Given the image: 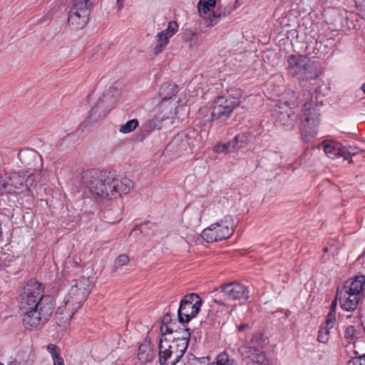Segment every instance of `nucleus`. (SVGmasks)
<instances>
[{
  "label": "nucleus",
  "instance_id": "obj_1",
  "mask_svg": "<svg viewBox=\"0 0 365 365\" xmlns=\"http://www.w3.org/2000/svg\"><path fill=\"white\" fill-rule=\"evenodd\" d=\"M44 285L29 279L20 294L19 307L24 312L23 323L26 328H40L51 317L56 307L53 296L44 295Z\"/></svg>",
  "mask_w": 365,
  "mask_h": 365
},
{
  "label": "nucleus",
  "instance_id": "obj_2",
  "mask_svg": "<svg viewBox=\"0 0 365 365\" xmlns=\"http://www.w3.org/2000/svg\"><path fill=\"white\" fill-rule=\"evenodd\" d=\"M81 182L93 196L107 200L128 194L133 187V181L128 178L119 179L110 172L96 169L83 171Z\"/></svg>",
  "mask_w": 365,
  "mask_h": 365
},
{
  "label": "nucleus",
  "instance_id": "obj_3",
  "mask_svg": "<svg viewBox=\"0 0 365 365\" xmlns=\"http://www.w3.org/2000/svg\"><path fill=\"white\" fill-rule=\"evenodd\" d=\"M70 278V276H68ZM71 284L68 296L63 300V305L57 309L56 314H64L62 319L68 322L80 309L89 294V279L76 273L75 277L68 279Z\"/></svg>",
  "mask_w": 365,
  "mask_h": 365
},
{
  "label": "nucleus",
  "instance_id": "obj_4",
  "mask_svg": "<svg viewBox=\"0 0 365 365\" xmlns=\"http://www.w3.org/2000/svg\"><path fill=\"white\" fill-rule=\"evenodd\" d=\"M288 74L302 80H313L322 74V66L319 61L311 60L305 55L292 54L287 60Z\"/></svg>",
  "mask_w": 365,
  "mask_h": 365
},
{
  "label": "nucleus",
  "instance_id": "obj_5",
  "mask_svg": "<svg viewBox=\"0 0 365 365\" xmlns=\"http://www.w3.org/2000/svg\"><path fill=\"white\" fill-rule=\"evenodd\" d=\"M234 232V221L230 216H226L210 227L205 228L201 233V237L207 242H213L226 240Z\"/></svg>",
  "mask_w": 365,
  "mask_h": 365
},
{
  "label": "nucleus",
  "instance_id": "obj_6",
  "mask_svg": "<svg viewBox=\"0 0 365 365\" xmlns=\"http://www.w3.org/2000/svg\"><path fill=\"white\" fill-rule=\"evenodd\" d=\"M312 102H306L303 105V115L302 117L301 135L304 141H309L317 134L319 124L320 113L319 110L312 107Z\"/></svg>",
  "mask_w": 365,
  "mask_h": 365
},
{
  "label": "nucleus",
  "instance_id": "obj_7",
  "mask_svg": "<svg viewBox=\"0 0 365 365\" xmlns=\"http://www.w3.org/2000/svg\"><path fill=\"white\" fill-rule=\"evenodd\" d=\"M241 101L240 97H235L231 94L220 96L215 98L212 104L211 118L212 120L220 118H227L233 110L240 106Z\"/></svg>",
  "mask_w": 365,
  "mask_h": 365
},
{
  "label": "nucleus",
  "instance_id": "obj_8",
  "mask_svg": "<svg viewBox=\"0 0 365 365\" xmlns=\"http://www.w3.org/2000/svg\"><path fill=\"white\" fill-rule=\"evenodd\" d=\"M202 299L195 293L186 294L181 299L178 310V317L180 323H187L199 312L202 306Z\"/></svg>",
  "mask_w": 365,
  "mask_h": 365
},
{
  "label": "nucleus",
  "instance_id": "obj_9",
  "mask_svg": "<svg viewBox=\"0 0 365 365\" xmlns=\"http://www.w3.org/2000/svg\"><path fill=\"white\" fill-rule=\"evenodd\" d=\"M284 103L288 106L284 110L281 107H279V110H275V125L288 130L294 128L297 120V115L290 106L295 105V101L290 100L289 102L284 101Z\"/></svg>",
  "mask_w": 365,
  "mask_h": 365
},
{
  "label": "nucleus",
  "instance_id": "obj_10",
  "mask_svg": "<svg viewBox=\"0 0 365 365\" xmlns=\"http://www.w3.org/2000/svg\"><path fill=\"white\" fill-rule=\"evenodd\" d=\"M337 300H339V305L342 307V297L339 293V287L337 288L335 299L331 302L330 311L327 314V319L325 320V326L322 324L320 327L318 332L317 340L321 343H326L328 341L329 329L333 328L335 324L336 307Z\"/></svg>",
  "mask_w": 365,
  "mask_h": 365
},
{
  "label": "nucleus",
  "instance_id": "obj_11",
  "mask_svg": "<svg viewBox=\"0 0 365 365\" xmlns=\"http://www.w3.org/2000/svg\"><path fill=\"white\" fill-rule=\"evenodd\" d=\"M221 292L231 300H248L250 298L249 288L238 282L222 284Z\"/></svg>",
  "mask_w": 365,
  "mask_h": 365
},
{
  "label": "nucleus",
  "instance_id": "obj_12",
  "mask_svg": "<svg viewBox=\"0 0 365 365\" xmlns=\"http://www.w3.org/2000/svg\"><path fill=\"white\" fill-rule=\"evenodd\" d=\"M68 22L73 29H81L88 23L90 16V9L87 7H79L68 6Z\"/></svg>",
  "mask_w": 365,
  "mask_h": 365
},
{
  "label": "nucleus",
  "instance_id": "obj_13",
  "mask_svg": "<svg viewBox=\"0 0 365 365\" xmlns=\"http://www.w3.org/2000/svg\"><path fill=\"white\" fill-rule=\"evenodd\" d=\"M178 31V24L175 21L168 22L166 29L159 32L156 36V45L153 48V53L158 55L162 53L169 43L170 38Z\"/></svg>",
  "mask_w": 365,
  "mask_h": 365
},
{
  "label": "nucleus",
  "instance_id": "obj_14",
  "mask_svg": "<svg viewBox=\"0 0 365 365\" xmlns=\"http://www.w3.org/2000/svg\"><path fill=\"white\" fill-rule=\"evenodd\" d=\"M110 96L108 93L103 94L99 98L91 108L89 116L90 120L96 122L98 119L104 118L113 108V104L110 103Z\"/></svg>",
  "mask_w": 365,
  "mask_h": 365
},
{
  "label": "nucleus",
  "instance_id": "obj_15",
  "mask_svg": "<svg viewBox=\"0 0 365 365\" xmlns=\"http://www.w3.org/2000/svg\"><path fill=\"white\" fill-rule=\"evenodd\" d=\"M158 361L160 365H175L180 361L173 352L165 346L163 338H160L158 343Z\"/></svg>",
  "mask_w": 365,
  "mask_h": 365
},
{
  "label": "nucleus",
  "instance_id": "obj_16",
  "mask_svg": "<svg viewBox=\"0 0 365 365\" xmlns=\"http://www.w3.org/2000/svg\"><path fill=\"white\" fill-rule=\"evenodd\" d=\"M164 344H165V346L168 348L174 356H175L176 359L180 360L182 359L187 349V342L184 341V339L178 340H172L170 343L167 341L166 338L163 339Z\"/></svg>",
  "mask_w": 365,
  "mask_h": 365
},
{
  "label": "nucleus",
  "instance_id": "obj_17",
  "mask_svg": "<svg viewBox=\"0 0 365 365\" xmlns=\"http://www.w3.org/2000/svg\"><path fill=\"white\" fill-rule=\"evenodd\" d=\"M241 365H268V360L264 352L255 350L243 358Z\"/></svg>",
  "mask_w": 365,
  "mask_h": 365
},
{
  "label": "nucleus",
  "instance_id": "obj_18",
  "mask_svg": "<svg viewBox=\"0 0 365 365\" xmlns=\"http://www.w3.org/2000/svg\"><path fill=\"white\" fill-rule=\"evenodd\" d=\"M138 357L140 362L148 363L153 361L155 357V351L151 346L150 341L145 340L138 348Z\"/></svg>",
  "mask_w": 365,
  "mask_h": 365
},
{
  "label": "nucleus",
  "instance_id": "obj_19",
  "mask_svg": "<svg viewBox=\"0 0 365 365\" xmlns=\"http://www.w3.org/2000/svg\"><path fill=\"white\" fill-rule=\"evenodd\" d=\"M323 149L327 155L331 159L342 155L341 144L334 140H324Z\"/></svg>",
  "mask_w": 365,
  "mask_h": 365
},
{
  "label": "nucleus",
  "instance_id": "obj_20",
  "mask_svg": "<svg viewBox=\"0 0 365 365\" xmlns=\"http://www.w3.org/2000/svg\"><path fill=\"white\" fill-rule=\"evenodd\" d=\"M162 120V118L155 117L144 123L140 128V140H143V138L150 135L155 129H160Z\"/></svg>",
  "mask_w": 365,
  "mask_h": 365
},
{
  "label": "nucleus",
  "instance_id": "obj_21",
  "mask_svg": "<svg viewBox=\"0 0 365 365\" xmlns=\"http://www.w3.org/2000/svg\"><path fill=\"white\" fill-rule=\"evenodd\" d=\"M7 181L9 187L7 191L9 193L14 192L15 189L22 188L24 185L25 174L20 173H14L10 175L8 174Z\"/></svg>",
  "mask_w": 365,
  "mask_h": 365
},
{
  "label": "nucleus",
  "instance_id": "obj_22",
  "mask_svg": "<svg viewBox=\"0 0 365 365\" xmlns=\"http://www.w3.org/2000/svg\"><path fill=\"white\" fill-rule=\"evenodd\" d=\"M365 283V277L364 276H357L352 282L346 281L344 284V289L346 290V293H350L355 295H360L361 291L363 289V287Z\"/></svg>",
  "mask_w": 365,
  "mask_h": 365
},
{
  "label": "nucleus",
  "instance_id": "obj_23",
  "mask_svg": "<svg viewBox=\"0 0 365 365\" xmlns=\"http://www.w3.org/2000/svg\"><path fill=\"white\" fill-rule=\"evenodd\" d=\"M187 143V142L185 135H177L172 139L166 148L178 152L182 150H185Z\"/></svg>",
  "mask_w": 365,
  "mask_h": 365
},
{
  "label": "nucleus",
  "instance_id": "obj_24",
  "mask_svg": "<svg viewBox=\"0 0 365 365\" xmlns=\"http://www.w3.org/2000/svg\"><path fill=\"white\" fill-rule=\"evenodd\" d=\"M177 93V86L174 83H165L161 86L159 90V96L162 101L172 98Z\"/></svg>",
  "mask_w": 365,
  "mask_h": 365
},
{
  "label": "nucleus",
  "instance_id": "obj_25",
  "mask_svg": "<svg viewBox=\"0 0 365 365\" xmlns=\"http://www.w3.org/2000/svg\"><path fill=\"white\" fill-rule=\"evenodd\" d=\"M233 11L234 8L231 6H228L218 9L216 11H212V16L210 19V24L214 26L218 21L230 16Z\"/></svg>",
  "mask_w": 365,
  "mask_h": 365
},
{
  "label": "nucleus",
  "instance_id": "obj_26",
  "mask_svg": "<svg viewBox=\"0 0 365 365\" xmlns=\"http://www.w3.org/2000/svg\"><path fill=\"white\" fill-rule=\"evenodd\" d=\"M354 4L346 0L345 5L351 12H356L363 19H365V0H354Z\"/></svg>",
  "mask_w": 365,
  "mask_h": 365
},
{
  "label": "nucleus",
  "instance_id": "obj_27",
  "mask_svg": "<svg viewBox=\"0 0 365 365\" xmlns=\"http://www.w3.org/2000/svg\"><path fill=\"white\" fill-rule=\"evenodd\" d=\"M361 150L355 145H344V160H349V163H353V157L360 153Z\"/></svg>",
  "mask_w": 365,
  "mask_h": 365
},
{
  "label": "nucleus",
  "instance_id": "obj_28",
  "mask_svg": "<svg viewBox=\"0 0 365 365\" xmlns=\"http://www.w3.org/2000/svg\"><path fill=\"white\" fill-rule=\"evenodd\" d=\"M348 297L344 302V310L354 311L356 309L360 297L350 293H346Z\"/></svg>",
  "mask_w": 365,
  "mask_h": 365
},
{
  "label": "nucleus",
  "instance_id": "obj_29",
  "mask_svg": "<svg viewBox=\"0 0 365 365\" xmlns=\"http://www.w3.org/2000/svg\"><path fill=\"white\" fill-rule=\"evenodd\" d=\"M184 365H209L208 359L205 357L197 358L192 354L187 355L182 359Z\"/></svg>",
  "mask_w": 365,
  "mask_h": 365
},
{
  "label": "nucleus",
  "instance_id": "obj_30",
  "mask_svg": "<svg viewBox=\"0 0 365 365\" xmlns=\"http://www.w3.org/2000/svg\"><path fill=\"white\" fill-rule=\"evenodd\" d=\"M215 0H200L197 4L198 11L200 14H207L211 8L215 7Z\"/></svg>",
  "mask_w": 365,
  "mask_h": 365
},
{
  "label": "nucleus",
  "instance_id": "obj_31",
  "mask_svg": "<svg viewBox=\"0 0 365 365\" xmlns=\"http://www.w3.org/2000/svg\"><path fill=\"white\" fill-rule=\"evenodd\" d=\"M209 365H235L234 360L231 359L230 355L224 351L215 358V361H213L211 364Z\"/></svg>",
  "mask_w": 365,
  "mask_h": 365
},
{
  "label": "nucleus",
  "instance_id": "obj_32",
  "mask_svg": "<svg viewBox=\"0 0 365 365\" xmlns=\"http://www.w3.org/2000/svg\"><path fill=\"white\" fill-rule=\"evenodd\" d=\"M234 149L239 150L245 147L249 141L248 136L245 133L237 135L234 138Z\"/></svg>",
  "mask_w": 365,
  "mask_h": 365
},
{
  "label": "nucleus",
  "instance_id": "obj_33",
  "mask_svg": "<svg viewBox=\"0 0 365 365\" xmlns=\"http://www.w3.org/2000/svg\"><path fill=\"white\" fill-rule=\"evenodd\" d=\"M138 125L139 123L137 119H132L122 125L119 128V131L122 133H130L133 131Z\"/></svg>",
  "mask_w": 365,
  "mask_h": 365
},
{
  "label": "nucleus",
  "instance_id": "obj_34",
  "mask_svg": "<svg viewBox=\"0 0 365 365\" xmlns=\"http://www.w3.org/2000/svg\"><path fill=\"white\" fill-rule=\"evenodd\" d=\"M130 261L129 257L125 254L119 255L117 259L114 261V264L112 268V272H115L118 269L126 265Z\"/></svg>",
  "mask_w": 365,
  "mask_h": 365
},
{
  "label": "nucleus",
  "instance_id": "obj_35",
  "mask_svg": "<svg viewBox=\"0 0 365 365\" xmlns=\"http://www.w3.org/2000/svg\"><path fill=\"white\" fill-rule=\"evenodd\" d=\"M234 140L227 142L225 143L219 144L215 147V151L217 153H232L235 150H237L236 149H234Z\"/></svg>",
  "mask_w": 365,
  "mask_h": 365
},
{
  "label": "nucleus",
  "instance_id": "obj_36",
  "mask_svg": "<svg viewBox=\"0 0 365 365\" xmlns=\"http://www.w3.org/2000/svg\"><path fill=\"white\" fill-rule=\"evenodd\" d=\"M175 333V336L173 337V340H178L180 339H184V341L187 342V345L189 344L190 337V333L189 332L188 329L182 328L180 329L179 331L176 330L174 331Z\"/></svg>",
  "mask_w": 365,
  "mask_h": 365
},
{
  "label": "nucleus",
  "instance_id": "obj_37",
  "mask_svg": "<svg viewBox=\"0 0 365 365\" xmlns=\"http://www.w3.org/2000/svg\"><path fill=\"white\" fill-rule=\"evenodd\" d=\"M47 351L51 354L53 361L55 360H58V359H62L61 356V351L60 349L53 344H50L47 346Z\"/></svg>",
  "mask_w": 365,
  "mask_h": 365
},
{
  "label": "nucleus",
  "instance_id": "obj_38",
  "mask_svg": "<svg viewBox=\"0 0 365 365\" xmlns=\"http://www.w3.org/2000/svg\"><path fill=\"white\" fill-rule=\"evenodd\" d=\"M68 6H75L81 7H87L91 9L92 6L91 0H68Z\"/></svg>",
  "mask_w": 365,
  "mask_h": 365
},
{
  "label": "nucleus",
  "instance_id": "obj_39",
  "mask_svg": "<svg viewBox=\"0 0 365 365\" xmlns=\"http://www.w3.org/2000/svg\"><path fill=\"white\" fill-rule=\"evenodd\" d=\"M8 173H0V195H3L5 192H8Z\"/></svg>",
  "mask_w": 365,
  "mask_h": 365
},
{
  "label": "nucleus",
  "instance_id": "obj_40",
  "mask_svg": "<svg viewBox=\"0 0 365 365\" xmlns=\"http://www.w3.org/2000/svg\"><path fill=\"white\" fill-rule=\"evenodd\" d=\"M346 365H365V354L353 357Z\"/></svg>",
  "mask_w": 365,
  "mask_h": 365
},
{
  "label": "nucleus",
  "instance_id": "obj_41",
  "mask_svg": "<svg viewBox=\"0 0 365 365\" xmlns=\"http://www.w3.org/2000/svg\"><path fill=\"white\" fill-rule=\"evenodd\" d=\"M160 332L162 334L161 338H163V339H164L163 336L165 334L173 333L174 332L173 324H162V325L160 326Z\"/></svg>",
  "mask_w": 365,
  "mask_h": 365
},
{
  "label": "nucleus",
  "instance_id": "obj_42",
  "mask_svg": "<svg viewBox=\"0 0 365 365\" xmlns=\"http://www.w3.org/2000/svg\"><path fill=\"white\" fill-rule=\"evenodd\" d=\"M34 179L32 175H29L26 178L25 177V181H24V185L26 187H29V186H31L34 183Z\"/></svg>",
  "mask_w": 365,
  "mask_h": 365
},
{
  "label": "nucleus",
  "instance_id": "obj_43",
  "mask_svg": "<svg viewBox=\"0 0 365 365\" xmlns=\"http://www.w3.org/2000/svg\"><path fill=\"white\" fill-rule=\"evenodd\" d=\"M162 324H175V323L171 322V317L169 314H166L165 315H164V317L162 319Z\"/></svg>",
  "mask_w": 365,
  "mask_h": 365
},
{
  "label": "nucleus",
  "instance_id": "obj_44",
  "mask_svg": "<svg viewBox=\"0 0 365 365\" xmlns=\"http://www.w3.org/2000/svg\"><path fill=\"white\" fill-rule=\"evenodd\" d=\"M88 123H86V122H83V123H81L78 128V131L81 130V132H84L87 128Z\"/></svg>",
  "mask_w": 365,
  "mask_h": 365
},
{
  "label": "nucleus",
  "instance_id": "obj_45",
  "mask_svg": "<svg viewBox=\"0 0 365 365\" xmlns=\"http://www.w3.org/2000/svg\"><path fill=\"white\" fill-rule=\"evenodd\" d=\"M248 327H249V324L242 323L238 326V329H239V331H245V329H247Z\"/></svg>",
  "mask_w": 365,
  "mask_h": 365
},
{
  "label": "nucleus",
  "instance_id": "obj_46",
  "mask_svg": "<svg viewBox=\"0 0 365 365\" xmlns=\"http://www.w3.org/2000/svg\"><path fill=\"white\" fill-rule=\"evenodd\" d=\"M125 1V0H117L116 4L119 10H120L124 6Z\"/></svg>",
  "mask_w": 365,
  "mask_h": 365
},
{
  "label": "nucleus",
  "instance_id": "obj_47",
  "mask_svg": "<svg viewBox=\"0 0 365 365\" xmlns=\"http://www.w3.org/2000/svg\"><path fill=\"white\" fill-rule=\"evenodd\" d=\"M354 331L353 327H349L346 329V337H349L351 336V333Z\"/></svg>",
  "mask_w": 365,
  "mask_h": 365
},
{
  "label": "nucleus",
  "instance_id": "obj_48",
  "mask_svg": "<svg viewBox=\"0 0 365 365\" xmlns=\"http://www.w3.org/2000/svg\"><path fill=\"white\" fill-rule=\"evenodd\" d=\"M53 365H64V361L63 359H58V360H55L53 361Z\"/></svg>",
  "mask_w": 365,
  "mask_h": 365
},
{
  "label": "nucleus",
  "instance_id": "obj_49",
  "mask_svg": "<svg viewBox=\"0 0 365 365\" xmlns=\"http://www.w3.org/2000/svg\"><path fill=\"white\" fill-rule=\"evenodd\" d=\"M212 302L215 304H219V305L225 306V303L222 300H221V299H214Z\"/></svg>",
  "mask_w": 365,
  "mask_h": 365
},
{
  "label": "nucleus",
  "instance_id": "obj_50",
  "mask_svg": "<svg viewBox=\"0 0 365 365\" xmlns=\"http://www.w3.org/2000/svg\"><path fill=\"white\" fill-rule=\"evenodd\" d=\"M9 365H24V364H21V361H17L16 360H14Z\"/></svg>",
  "mask_w": 365,
  "mask_h": 365
},
{
  "label": "nucleus",
  "instance_id": "obj_51",
  "mask_svg": "<svg viewBox=\"0 0 365 365\" xmlns=\"http://www.w3.org/2000/svg\"><path fill=\"white\" fill-rule=\"evenodd\" d=\"M68 267H66V268L63 270L64 276H66V274L67 272H69V271H68Z\"/></svg>",
  "mask_w": 365,
  "mask_h": 365
},
{
  "label": "nucleus",
  "instance_id": "obj_52",
  "mask_svg": "<svg viewBox=\"0 0 365 365\" xmlns=\"http://www.w3.org/2000/svg\"><path fill=\"white\" fill-rule=\"evenodd\" d=\"M362 89L365 93V83H364V85L362 86Z\"/></svg>",
  "mask_w": 365,
  "mask_h": 365
},
{
  "label": "nucleus",
  "instance_id": "obj_53",
  "mask_svg": "<svg viewBox=\"0 0 365 365\" xmlns=\"http://www.w3.org/2000/svg\"><path fill=\"white\" fill-rule=\"evenodd\" d=\"M327 251H328V248H327V247H324V252H327Z\"/></svg>",
  "mask_w": 365,
  "mask_h": 365
},
{
  "label": "nucleus",
  "instance_id": "obj_54",
  "mask_svg": "<svg viewBox=\"0 0 365 365\" xmlns=\"http://www.w3.org/2000/svg\"><path fill=\"white\" fill-rule=\"evenodd\" d=\"M237 96H241L240 91H239V93L237 94Z\"/></svg>",
  "mask_w": 365,
  "mask_h": 365
},
{
  "label": "nucleus",
  "instance_id": "obj_55",
  "mask_svg": "<svg viewBox=\"0 0 365 365\" xmlns=\"http://www.w3.org/2000/svg\"><path fill=\"white\" fill-rule=\"evenodd\" d=\"M291 94H292V96H294V93H293V92H291ZM292 97L294 98V96H292Z\"/></svg>",
  "mask_w": 365,
  "mask_h": 365
},
{
  "label": "nucleus",
  "instance_id": "obj_56",
  "mask_svg": "<svg viewBox=\"0 0 365 365\" xmlns=\"http://www.w3.org/2000/svg\"><path fill=\"white\" fill-rule=\"evenodd\" d=\"M0 365H4V364L0 362Z\"/></svg>",
  "mask_w": 365,
  "mask_h": 365
}]
</instances>
